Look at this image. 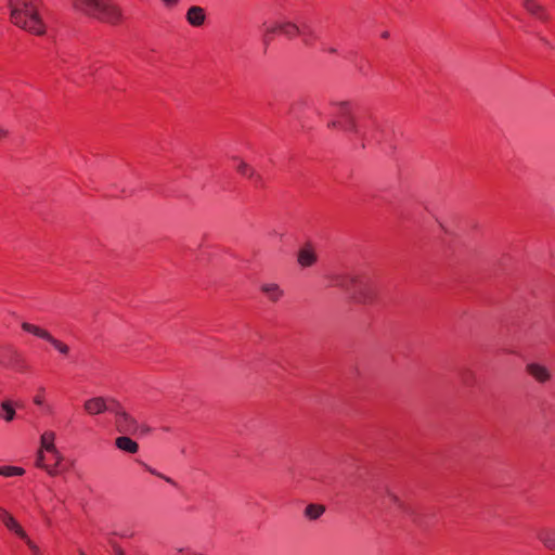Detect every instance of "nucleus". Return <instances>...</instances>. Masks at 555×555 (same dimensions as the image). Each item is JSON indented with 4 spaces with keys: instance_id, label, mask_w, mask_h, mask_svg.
I'll use <instances>...</instances> for the list:
<instances>
[{
    "instance_id": "nucleus-10",
    "label": "nucleus",
    "mask_w": 555,
    "mask_h": 555,
    "mask_svg": "<svg viewBox=\"0 0 555 555\" xmlns=\"http://www.w3.org/2000/svg\"><path fill=\"white\" fill-rule=\"evenodd\" d=\"M299 28H300V26H298L294 23H291V22L278 24L274 27H272L271 29L267 30V33L264 34V36H263L264 43H268L269 41H271L273 39L274 35H283V36L287 37L288 39L298 37V35L300 34Z\"/></svg>"
},
{
    "instance_id": "nucleus-34",
    "label": "nucleus",
    "mask_w": 555,
    "mask_h": 555,
    "mask_svg": "<svg viewBox=\"0 0 555 555\" xmlns=\"http://www.w3.org/2000/svg\"><path fill=\"white\" fill-rule=\"evenodd\" d=\"M367 67H370V63H369L366 60H362V61L360 62L359 69H360L361 72L366 73V70H365V69H366Z\"/></svg>"
},
{
    "instance_id": "nucleus-14",
    "label": "nucleus",
    "mask_w": 555,
    "mask_h": 555,
    "mask_svg": "<svg viewBox=\"0 0 555 555\" xmlns=\"http://www.w3.org/2000/svg\"><path fill=\"white\" fill-rule=\"evenodd\" d=\"M539 541L550 551H555V529L541 528L537 532Z\"/></svg>"
},
{
    "instance_id": "nucleus-31",
    "label": "nucleus",
    "mask_w": 555,
    "mask_h": 555,
    "mask_svg": "<svg viewBox=\"0 0 555 555\" xmlns=\"http://www.w3.org/2000/svg\"><path fill=\"white\" fill-rule=\"evenodd\" d=\"M108 542L112 545L115 555H125L122 548L117 543L113 542L112 540H109Z\"/></svg>"
},
{
    "instance_id": "nucleus-6",
    "label": "nucleus",
    "mask_w": 555,
    "mask_h": 555,
    "mask_svg": "<svg viewBox=\"0 0 555 555\" xmlns=\"http://www.w3.org/2000/svg\"><path fill=\"white\" fill-rule=\"evenodd\" d=\"M0 365L21 373L29 370L26 359L11 345H0Z\"/></svg>"
},
{
    "instance_id": "nucleus-37",
    "label": "nucleus",
    "mask_w": 555,
    "mask_h": 555,
    "mask_svg": "<svg viewBox=\"0 0 555 555\" xmlns=\"http://www.w3.org/2000/svg\"><path fill=\"white\" fill-rule=\"evenodd\" d=\"M44 454H46L44 463L54 464L53 457L50 454H48L47 452H44Z\"/></svg>"
},
{
    "instance_id": "nucleus-22",
    "label": "nucleus",
    "mask_w": 555,
    "mask_h": 555,
    "mask_svg": "<svg viewBox=\"0 0 555 555\" xmlns=\"http://www.w3.org/2000/svg\"><path fill=\"white\" fill-rule=\"evenodd\" d=\"M47 341L50 343L63 357H68L70 348L66 343L55 338L51 334L49 335V338H47Z\"/></svg>"
},
{
    "instance_id": "nucleus-13",
    "label": "nucleus",
    "mask_w": 555,
    "mask_h": 555,
    "mask_svg": "<svg viewBox=\"0 0 555 555\" xmlns=\"http://www.w3.org/2000/svg\"><path fill=\"white\" fill-rule=\"evenodd\" d=\"M185 18L193 27H201L206 21V12L202 7L193 5L186 11Z\"/></svg>"
},
{
    "instance_id": "nucleus-17",
    "label": "nucleus",
    "mask_w": 555,
    "mask_h": 555,
    "mask_svg": "<svg viewBox=\"0 0 555 555\" xmlns=\"http://www.w3.org/2000/svg\"><path fill=\"white\" fill-rule=\"evenodd\" d=\"M260 291L273 302L279 301L283 296V291L275 283L262 284Z\"/></svg>"
},
{
    "instance_id": "nucleus-33",
    "label": "nucleus",
    "mask_w": 555,
    "mask_h": 555,
    "mask_svg": "<svg viewBox=\"0 0 555 555\" xmlns=\"http://www.w3.org/2000/svg\"><path fill=\"white\" fill-rule=\"evenodd\" d=\"M138 433L141 435H147L151 433V428L147 425H140Z\"/></svg>"
},
{
    "instance_id": "nucleus-8",
    "label": "nucleus",
    "mask_w": 555,
    "mask_h": 555,
    "mask_svg": "<svg viewBox=\"0 0 555 555\" xmlns=\"http://www.w3.org/2000/svg\"><path fill=\"white\" fill-rule=\"evenodd\" d=\"M526 374L539 385H547L553 380L551 367L539 361H529L525 365Z\"/></svg>"
},
{
    "instance_id": "nucleus-38",
    "label": "nucleus",
    "mask_w": 555,
    "mask_h": 555,
    "mask_svg": "<svg viewBox=\"0 0 555 555\" xmlns=\"http://www.w3.org/2000/svg\"><path fill=\"white\" fill-rule=\"evenodd\" d=\"M160 478L164 479L166 482L176 486V482L170 477H166L163 475V477Z\"/></svg>"
},
{
    "instance_id": "nucleus-36",
    "label": "nucleus",
    "mask_w": 555,
    "mask_h": 555,
    "mask_svg": "<svg viewBox=\"0 0 555 555\" xmlns=\"http://www.w3.org/2000/svg\"><path fill=\"white\" fill-rule=\"evenodd\" d=\"M145 468H146V470H147V472H150L151 474H153V475H155V476H157V477H159V478H160V477H163V474L157 473L155 469L151 468L150 466L145 465Z\"/></svg>"
},
{
    "instance_id": "nucleus-28",
    "label": "nucleus",
    "mask_w": 555,
    "mask_h": 555,
    "mask_svg": "<svg viewBox=\"0 0 555 555\" xmlns=\"http://www.w3.org/2000/svg\"><path fill=\"white\" fill-rule=\"evenodd\" d=\"M33 401L36 405H39V406L44 404V402H46V388L44 387H39L37 389V393L35 395Z\"/></svg>"
},
{
    "instance_id": "nucleus-32",
    "label": "nucleus",
    "mask_w": 555,
    "mask_h": 555,
    "mask_svg": "<svg viewBox=\"0 0 555 555\" xmlns=\"http://www.w3.org/2000/svg\"><path fill=\"white\" fill-rule=\"evenodd\" d=\"M181 0H162V2L167 7V8H173V7H177L179 4Z\"/></svg>"
},
{
    "instance_id": "nucleus-2",
    "label": "nucleus",
    "mask_w": 555,
    "mask_h": 555,
    "mask_svg": "<svg viewBox=\"0 0 555 555\" xmlns=\"http://www.w3.org/2000/svg\"><path fill=\"white\" fill-rule=\"evenodd\" d=\"M11 22L35 36H42L47 25L41 15V0H10Z\"/></svg>"
},
{
    "instance_id": "nucleus-25",
    "label": "nucleus",
    "mask_w": 555,
    "mask_h": 555,
    "mask_svg": "<svg viewBox=\"0 0 555 555\" xmlns=\"http://www.w3.org/2000/svg\"><path fill=\"white\" fill-rule=\"evenodd\" d=\"M250 184L255 188V189H258V190H262L267 186V183H266V180L257 171L255 170L247 179Z\"/></svg>"
},
{
    "instance_id": "nucleus-26",
    "label": "nucleus",
    "mask_w": 555,
    "mask_h": 555,
    "mask_svg": "<svg viewBox=\"0 0 555 555\" xmlns=\"http://www.w3.org/2000/svg\"><path fill=\"white\" fill-rule=\"evenodd\" d=\"M256 169L251 167L249 164L241 160L236 166V171L242 177L248 179V177L255 171Z\"/></svg>"
},
{
    "instance_id": "nucleus-20",
    "label": "nucleus",
    "mask_w": 555,
    "mask_h": 555,
    "mask_svg": "<svg viewBox=\"0 0 555 555\" xmlns=\"http://www.w3.org/2000/svg\"><path fill=\"white\" fill-rule=\"evenodd\" d=\"M317 261V256L310 247L301 248L298 253V262L301 267H311Z\"/></svg>"
},
{
    "instance_id": "nucleus-19",
    "label": "nucleus",
    "mask_w": 555,
    "mask_h": 555,
    "mask_svg": "<svg viewBox=\"0 0 555 555\" xmlns=\"http://www.w3.org/2000/svg\"><path fill=\"white\" fill-rule=\"evenodd\" d=\"M21 327L24 332L29 333L38 338H41L43 340H47L49 338L50 332L47 331L43 327H40L36 324L29 323V322H23L21 324Z\"/></svg>"
},
{
    "instance_id": "nucleus-29",
    "label": "nucleus",
    "mask_w": 555,
    "mask_h": 555,
    "mask_svg": "<svg viewBox=\"0 0 555 555\" xmlns=\"http://www.w3.org/2000/svg\"><path fill=\"white\" fill-rule=\"evenodd\" d=\"M21 539L25 541V543L31 551L33 555H42L39 546L36 543H34L27 534H26V538H21Z\"/></svg>"
},
{
    "instance_id": "nucleus-24",
    "label": "nucleus",
    "mask_w": 555,
    "mask_h": 555,
    "mask_svg": "<svg viewBox=\"0 0 555 555\" xmlns=\"http://www.w3.org/2000/svg\"><path fill=\"white\" fill-rule=\"evenodd\" d=\"M25 469L18 466H0V475L4 477L23 476Z\"/></svg>"
},
{
    "instance_id": "nucleus-21",
    "label": "nucleus",
    "mask_w": 555,
    "mask_h": 555,
    "mask_svg": "<svg viewBox=\"0 0 555 555\" xmlns=\"http://www.w3.org/2000/svg\"><path fill=\"white\" fill-rule=\"evenodd\" d=\"M16 415L13 402L10 400H5L1 403L0 410V418L5 422H12Z\"/></svg>"
},
{
    "instance_id": "nucleus-35",
    "label": "nucleus",
    "mask_w": 555,
    "mask_h": 555,
    "mask_svg": "<svg viewBox=\"0 0 555 555\" xmlns=\"http://www.w3.org/2000/svg\"><path fill=\"white\" fill-rule=\"evenodd\" d=\"M9 131L0 126V140L8 138Z\"/></svg>"
},
{
    "instance_id": "nucleus-7",
    "label": "nucleus",
    "mask_w": 555,
    "mask_h": 555,
    "mask_svg": "<svg viewBox=\"0 0 555 555\" xmlns=\"http://www.w3.org/2000/svg\"><path fill=\"white\" fill-rule=\"evenodd\" d=\"M113 414L115 415L116 430L120 434L135 435L140 428L138 421L130 415L120 402L117 403Z\"/></svg>"
},
{
    "instance_id": "nucleus-12",
    "label": "nucleus",
    "mask_w": 555,
    "mask_h": 555,
    "mask_svg": "<svg viewBox=\"0 0 555 555\" xmlns=\"http://www.w3.org/2000/svg\"><path fill=\"white\" fill-rule=\"evenodd\" d=\"M0 520L11 531L20 538H26V532L17 520L5 508L0 507Z\"/></svg>"
},
{
    "instance_id": "nucleus-1",
    "label": "nucleus",
    "mask_w": 555,
    "mask_h": 555,
    "mask_svg": "<svg viewBox=\"0 0 555 555\" xmlns=\"http://www.w3.org/2000/svg\"><path fill=\"white\" fill-rule=\"evenodd\" d=\"M333 118L327 122L328 129H335L352 135L361 149L367 143L369 119L361 117V105L354 101L332 102Z\"/></svg>"
},
{
    "instance_id": "nucleus-16",
    "label": "nucleus",
    "mask_w": 555,
    "mask_h": 555,
    "mask_svg": "<svg viewBox=\"0 0 555 555\" xmlns=\"http://www.w3.org/2000/svg\"><path fill=\"white\" fill-rule=\"evenodd\" d=\"M115 446L117 449L130 454H134L139 450V444L127 436L117 437L115 439Z\"/></svg>"
},
{
    "instance_id": "nucleus-39",
    "label": "nucleus",
    "mask_w": 555,
    "mask_h": 555,
    "mask_svg": "<svg viewBox=\"0 0 555 555\" xmlns=\"http://www.w3.org/2000/svg\"><path fill=\"white\" fill-rule=\"evenodd\" d=\"M324 51L328 53H337V50L335 48L324 49Z\"/></svg>"
},
{
    "instance_id": "nucleus-23",
    "label": "nucleus",
    "mask_w": 555,
    "mask_h": 555,
    "mask_svg": "<svg viewBox=\"0 0 555 555\" xmlns=\"http://www.w3.org/2000/svg\"><path fill=\"white\" fill-rule=\"evenodd\" d=\"M325 512V507L321 504H309L305 509V515L311 520L318 519Z\"/></svg>"
},
{
    "instance_id": "nucleus-30",
    "label": "nucleus",
    "mask_w": 555,
    "mask_h": 555,
    "mask_svg": "<svg viewBox=\"0 0 555 555\" xmlns=\"http://www.w3.org/2000/svg\"><path fill=\"white\" fill-rule=\"evenodd\" d=\"M462 380L465 385L472 386L475 383L474 373L469 370H465L462 372Z\"/></svg>"
},
{
    "instance_id": "nucleus-3",
    "label": "nucleus",
    "mask_w": 555,
    "mask_h": 555,
    "mask_svg": "<svg viewBox=\"0 0 555 555\" xmlns=\"http://www.w3.org/2000/svg\"><path fill=\"white\" fill-rule=\"evenodd\" d=\"M73 7L102 23L117 25L122 20L121 10L113 0H73Z\"/></svg>"
},
{
    "instance_id": "nucleus-18",
    "label": "nucleus",
    "mask_w": 555,
    "mask_h": 555,
    "mask_svg": "<svg viewBox=\"0 0 555 555\" xmlns=\"http://www.w3.org/2000/svg\"><path fill=\"white\" fill-rule=\"evenodd\" d=\"M299 31L300 34L298 35V37H301L306 46L311 47L318 42L319 36L311 26L304 24L300 26Z\"/></svg>"
},
{
    "instance_id": "nucleus-5",
    "label": "nucleus",
    "mask_w": 555,
    "mask_h": 555,
    "mask_svg": "<svg viewBox=\"0 0 555 555\" xmlns=\"http://www.w3.org/2000/svg\"><path fill=\"white\" fill-rule=\"evenodd\" d=\"M379 286L376 280L366 274L359 273L350 288V297L357 304L372 305L377 301Z\"/></svg>"
},
{
    "instance_id": "nucleus-15",
    "label": "nucleus",
    "mask_w": 555,
    "mask_h": 555,
    "mask_svg": "<svg viewBox=\"0 0 555 555\" xmlns=\"http://www.w3.org/2000/svg\"><path fill=\"white\" fill-rule=\"evenodd\" d=\"M522 7L529 14L541 21H545L547 18L545 10L537 0H522Z\"/></svg>"
},
{
    "instance_id": "nucleus-27",
    "label": "nucleus",
    "mask_w": 555,
    "mask_h": 555,
    "mask_svg": "<svg viewBox=\"0 0 555 555\" xmlns=\"http://www.w3.org/2000/svg\"><path fill=\"white\" fill-rule=\"evenodd\" d=\"M387 498H388V500H389L391 503H393V504L398 505V507H399L400 509H402L403 512H405V513H410V512H411V507H410V506H406L403 502H401V501H400V499H399L396 494H393V493H388V496H387Z\"/></svg>"
},
{
    "instance_id": "nucleus-9",
    "label": "nucleus",
    "mask_w": 555,
    "mask_h": 555,
    "mask_svg": "<svg viewBox=\"0 0 555 555\" xmlns=\"http://www.w3.org/2000/svg\"><path fill=\"white\" fill-rule=\"evenodd\" d=\"M118 401L114 398L94 397L83 403V409L89 415H98L104 412L113 413Z\"/></svg>"
},
{
    "instance_id": "nucleus-11",
    "label": "nucleus",
    "mask_w": 555,
    "mask_h": 555,
    "mask_svg": "<svg viewBox=\"0 0 555 555\" xmlns=\"http://www.w3.org/2000/svg\"><path fill=\"white\" fill-rule=\"evenodd\" d=\"M328 286L340 287L350 293V288L357 279V274L335 273L326 275Z\"/></svg>"
},
{
    "instance_id": "nucleus-40",
    "label": "nucleus",
    "mask_w": 555,
    "mask_h": 555,
    "mask_svg": "<svg viewBox=\"0 0 555 555\" xmlns=\"http://www.w3.org/2000/svg\"><path fill=\"white\" fill-rule=\"evenodd\" d=\"M80 555H85L83 552H80Z\"/></svg>"
},
{
    "instance_id": "nucleus-4",
    "label": "nucleus",
    "mask_w": 555,
    "mask_h": 555,
    "mask_svg": "<svg viewBox=\"0 0 555 555\" xmlns=\"http://www.w3.org/2000/svg\"><path fill=\"white\" fill-rule=\"evenodd\" d=\"M55 434L46 431L41 436V450L38 452L36 465L44 468L51 476H56L61 469L62 456L54 444Z\"/></svg>"
}]
</instances>
